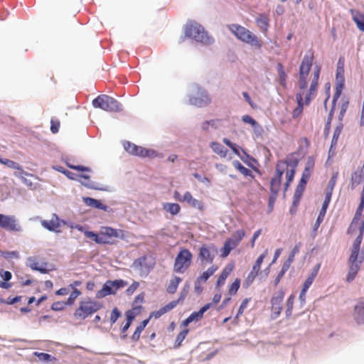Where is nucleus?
<instances>
[{"mask_svg": "<svg viewBox=\"0 0 364 364\" xmlns=\"http://www.w3.org/2000/svg\"><path fill=\"white\" fill-rule=\"evenodd\" d=\"M331 195L325 194V198L322 204V207L320 209L319 213L317 216L316 220L314 225V230L316 231L320 226L321 223L323 222L325 215L326 213L327 209L331 202Z\"/></svg>", "mask_w": 364, "mask_h": 364, "instance_id": "nucleus-19", "label": "nucleus"}, {"mask_svg": "<svg viewBox=\"0 0 364 364\" xmlns=\"http://www.w3.org/2000/svg\"><path fill=\"white\" fill-rule=\"evenodd\" d=\"M217 266L212 265L197 278V282H199L201 281L205 282L217 271Z\"/></svg>", "mask_w": 364, "mask_h": 364, "instance_id": "nucleus-35", "label": "nucleus"}, {"mask_svg": "<svg viewBox=\"0 0 364 364\" xmlns=\"http://www.w3.org/2000/svg\"><path fill=\"white\" fill-rule=\"evenodd\" d=\"M92 105L95 108L109 112H120L123 110L122 105L115 98L107 95H98L92 100Z\"/></svg>", "mask_w": 364, "mask_h": 364, "instance_id": "nucleus-4", "label": "nucleus"}, {"mask_svg": "<svg viewBox=\"0 0 364 364\" xmlns=\"http://www.w3.org/2000/svg\"><path fill=\"white\" fill-rule=\"evenodd\" d=\"M345 70L336 69V88L343 89L345 87Z\"/></svg>", "mask_w": 364, "mask_h": 364, "instance_id": "nucleus-33", "label": "nucleus"}, {"mask_svg": "<svg viewBox=\"0 0 364 364\" xmlns=\"http://www.w3.org/2000/svg\"><path fill=\"white\" fill-rule=\"evenodd\" d=\"M333 114H334V113H331V112L328 113V118H327L326 122L325 124V127H324V130H323L324 137H327L329 134L330 129H331V122H332V119L333 117Z\"/></svg>", "mask_w": 364, "mask_h": 364, "instance_id": "nucleus-55", "label": "nucleus"}, {"mask_svg": "<svg viewBox=\"0 0 364 364\" xmlns=\"http://www.w3.org/2000/svg\"><path fill=\"white\" fill-rule=\"evenodd\" d=\"M296 99L297 102V107L293 111V117H296L297 115L300 114L304 109V102L303 97L301 93H297L296 95Z\"/></svg>", "mask_w": 364, "mask_h": 364, "instance_id": "nucleus-38", "label": "nucleus"}, {"mask_svg": "<svg viewBox=\"0 0 364 364\" xmlns=\"http://www.w3.org/2000/svg\"><path fill=\"white\" fill-rule=\"evenodd\" d=\"M321 73V68L316 65L314 69L313 78L309 89L308 93L305 97V105H309L311 101V95L314 94L316 90L318 80Z\"/></svg>", "mask_w": 364, "mask_h": 364, "instance_id": "nucleus-17", "label": "nucleus"}, {"mask_svg": "<svg viewBox=\"0 0 364 364\" xmlns=\"http://www.w3.org/2000/svg\"><path fill=\"white\" fill-rule=\"evenodd\" d=\"M364 235V230H362L359 228V234L355 239L353 243V247L351 248V252L350 255L353 256H358L360 250V245L363 241Z\"/></svg>", "mask_w": 364, "mask_h": 364, "instance_id": "nucleus-25", "label": "nucleus"}, {"mask_svg": "<svg viewBox=\"0 0 364 364\" xmlns=\"http://www.w3.org/2000/svg\"><path fill=\"white\" fill-rule=\"evenodd\" d=\"M67 304L65 301H55L51 305V309L54 311H60L65 309Z\"/></svg>", "mask_w": 364, "mask_h": 364, "instance_id": "nucleus-60", "label": "nucleus"}, {"mask_svg": "<svg viewBox=\"0 0 364 364\" xmlns=\"http://www.w3.org/2000/svg\"><path fill=\"white\" fill-rule=\"evenodd\" d=\"M358 256H353L350 255L348 264V272L353 273L355 274H358V271L360 269L361 263H358Z\"/></svg>", "mask_w": 364, "mask_h": 364, "instance_id": "nucleus-26", "label": "nucleus"}, {"mask_svg": "<svg viewBox=\"0 0 364 364\" xmlns=\"http://www.w3.org/2000/svg\"><path fill=\"white\" fill-rule=\"evenodd\" d=\"M81 294V291L77 289H74L70 293L69 297L65 301L68 306H71L74 304L75 299Z\"/></svg>", "mask_w": 364, "mask_h": 364, "instance_id": "nucleus-52", "label": "nucleus"}, {"mask_svg": "<svg viewBox=\"0 0 364 364\" xmlns=\"http://www.w3.org/2000/svg\"><path fill=\"white\" fill-rule=\"evenodd\" d=\"M240 287V279L237 278L231 284L228 289V295L233 296L237 294L238 289Z\"/></svg>", "mask_w": 364, "mask_h": 364, "instance_id": "nucleus-50", "label": "nucleus"}, {"mask_svg": "<svg viewBox=\"0 0 364 364\" xmlns=\"http://www.w3.org/2000/svg\"><path fill=\"white\" fill-rule=\"evenodd\" d=\"M188 97L189 104L198 107L207 106L211 102L208 92L196 83L190 85Z\"/></svg>", "mask_w": 364, "mask_h": 364, "instance_id": "nucleus-3", "label": "nucleus"}, {"mask_svg": "<svg viewBox=\"0 0 364 364\" xmlns=\"http://www.w3.org/2000/svg\"><path fill=\"white\" fill-rule=\"evenodd\" d=\"M1 255L6 259H9V258L18 259L19 257V253L17 251L1 252Z\"/></svg>", "mask_w": 364, "mask_h": 364, "instance_id": "nucleus-63", "label": "nucleus"}, {"mask_svg": "<svg viewBox=\"0 0 364 364\" xmlns=\"http://www.w3.org/2000/svg\"><path fill=\"white\" fill-rule=\"evenodd\" d=\"M69 168L73 170L81 171V172H89V173L92 172V170L90 167L85 166L83 165L69 166Z\"/></svg>", "mask_w": 364, "mask_h": 364, "instance_id": "nucleus-62", "label": "nucleus"}, {"mask_svg": "<svg viewBox=\"0 0 364 364\" xmlns=\"http://www.w3.org/2000/svg\"><path fill=\"white\" fill-rule=\"evenodd\" d=\"M296 153H291L288 154L284 160H280L284 165L287 168V166L290 167L289 170H294L296 171V168L299 165V159L296 156Z\"/></svg>", "mask_w": 364, "mask_h": 364, "instance_id": "nucleus-24", "label": "nucleus"}, {"mask_svg": "<svg viewBox=\"0 0 364 364\" xmlns=\"http://www.w3.org/2000/svg\"><path fill=\"white\" fill-rule=\"evenodd\" d=\"M232 266L228 265L226 266L219 275L217 282H216V287H219L223 286L225 284V282L230 272L232 271Z\"/></svg>", "mask_w": 364, "mask_h": 364, "instance_id": "nucleus-29", "label": "nucleus"}, {"mask_svg": "<svg viewBox=\"0 0 364 364\" xmlns=\"http://www.w3.org/2000/svg\"><path fill=\"white\" fill-rule=\"evenodd\" d=\"M348 105H349L348 100H346L342 102V105H341V109H340V112H339V114L338 117L339 122H342V120L344 117V115L348 109Z\"/></svg>", "mask_w": 364, "mask_h": 364, "instance_id": "nucleus-59", "label": "nucleus"}, {"mask_svg": "<svg viewBox=\"0 0 364 364\" xmlns=\"http://www.w3.org/2000/svg\"><path fill=\"white\" fill-rule=\"evenodd\" d=\"M71 228L73 229H76L81 232H83L86 237L90 239L92 241H94L97 244H99V245L111 244L110 242L106 240L103 237V236L100 235V232L97 233L96 232L89 230L87 229V227L85 225L76 224L75 225H73Z\"/></svg>", "mask_w": 364, "mask_h": 364, "instance_id": "nucleus-12", "label": "nucleus"}, {"mask_svg": "<svg viewBox=\"0 0 364 364\" xmlns=\"http://www.w3.org/2000/svg\"><path fill=\"white\" fill-rule=\"evenodd\" d=\"M80 179H77V181L84 187L95 191H101L106 192H114L115 191L114 188L112 186L109 185H103L95 181H92L90 180V176L85 173H80L78 175Z\"/></svg>", "mask_w": 364, "mask_h": 364, "instance_id": "nucleus-10", "label": "nucleus"}, {"mask_svg": "<svg viewBox=\"0 0 364 364\" xmlns=\"http://www.w3.org/2000/svg\"><path fill=\"white\" fill-rule=\"evenodd\" d=\"M295 176V171L294 170H287L286 172V181L284 183V197H285L286 192L287 191L288 188H289L291 183H292Z\"/></svg>", "mask_w": 364, "mask_h": 364, "instance_id": "nucleus-39", "label": "nucleus"}, {"mask_svg": "<svg viewBox=\"0 0 364 364\" xmlns=\"http://www.w3.org/2000/svg\"><path fill=\"white\" fill-rule=\"evenodd\" d=\"M256 23L259 27L260 30L262 32H267L269 28V18L267 16L264 14H260L256 18Z\"/></svg>", "mask_w": 364, "mask_h": 364, "instance_id": "nucleus-28", "label": "nucleus"}, {"mask_svg": "<svg viewBox=\"0 0 364 364\" xmlns=\"http://www.w3.org/2000/svg\"><path fill=\"white\" fill-rule=\"evenodd\" d=\"M102 308V304L100 301L87 298L80 301L78 308L73 313V316L77 320H85Z\"/></svg>", "mask_w": 364, "mask_h": 364, "instance_id": "nucleus-2", "label": "nucleus"}, {"mask_svg": "<svg viewBox=\"0 0 364 364\" xmlns=\"http://www.w3.org/2000/svg\"><path fill=\"white\" fill-rule=\"evenodd\" d=\"M232 27L235 28V29L232 30V33L239 40L250 45L255 49L259 50L262 48V42L259 40L257 36L250 31L237 24H233Z\"/></svg>", "mask_w": 364, "mask_h": 364, "instance_id": "nucleus-5", "label": "nucleus"}, {"mask_svg": "<svg viewBox=\"0 0 364 364\" xmlns=\"http://www.w3.org/2000/svg\"><path fill=\"white\" fill-rule=\"evenodd\" d=\"M285 293L284 291L280 289L277 291L271 299L272 305V319L277 318L282 311V301L284 300Z\"/></svg>", "mask_w": 364, "mask_h": 364, "instance_id": "nucleus-11", "label": "nucleus"}, {"mask_svg": "<svg viewBox=\"0 0 364 364\" xmlns=\"http://www.w3.org/2000/svg\"><path fill=\"white\" fill-rule=\"evenodd\" d=\"M219 121H220L219 119L206 120L201 124V129H202V130L205 131V132L209 131L210 127L217 129L218 128L217 124H218V122H219Z\"/></svg>", "mask_w": 364, "mask_h": 364, "instance_id": "nucleus-48", "label": "nucleus"}, {"mask_svg": "<svg viewBox=\"0 0 364 364\" xmlns=\"http://www.w3.org/2000/svg\"><path fill=\"white\" fill-rule=\"evenodd\" d=\"M127 285V282L122 279L107 280L100 290L96 293L97 299H102L109 295H114L117 291Z\"/></svg>", "mask_w": 364, "mask_h": 364, "instance_id": "nucleus-6", "label": "nucleus"}, {"mask_svg": "<svg viewBox=\"0 0 364 364\" xmlns=\"http://www.w3.org/2000/svg\"><path fill=\"white\" fill-rule=\"evenodd\" d=\"M41 225L50 232H58L57 229L60 227L59 223L53 220H43Z\"/></svg>", "mask_w": 364, "mask_h": 364, "instance_id": "nucleus-43", "label": "nucleus"}, {"mask_svg": "<svg viewBox=\"0 0 364 364\" xmlns=\"http://www.w3.org/2000/svg\"><path fill=\"white\" fill-rule=\"evenodd\" d=\"M295 296L294 294H291L287 300V309L285 311L286 317L289 318L292 314V310L294 306Z\"/></svg>", "mask_w": 364, "mask_h": 364, "instance_id": "nucleus-47", "label": "nucleus"}, {"mask_svg": "<svg viewBox=\"0 0 364 364\" xmlns=\"http://www.w3.org/2000/svg\"><path fill=\"white\" fill-rule=\"evenodd\" d=\"M193 176L196 178L199 182L205 184L206 186L210 185V180L207 176H201L200 173L195 172L193 173Z\"/></svg>", "mask_w": 364, "mask_h": 364, "instance_id": "nucleus-58", "label": "nucleus"}, {"mask_svg": "<svg viewBox=\"0 0 364 364\" xmlns=\"http://www.w3.org/2000/svg\"><path fill=\"white\" fill-rule=\"evenodd\" d=\"M353 318L358 325L364 324V298L360 299L353 309Z\"/></svg>", "mask_w": 364, "mask_h": 364, "instance_id": "nucleus-20", "label": "nucleus"}, {"mask_svg": "<svg viewBox=\"0 0 364 364\" xmlns=\"http://www.w3.org/2000/svg\"><path fill=\"white\" fill-rule=\"evenodd\" d=\"M223 143L227 145L232 151L237 155V156H240V151L243 152L244 154H245L246 157L254 161L255 164H257V161L255 158H254L252 156L250 155L246 152L245 149H242V147L240 146L239 145L232 142L229 139L224 138L223 140Z\"/></svg>", "mask_w": 364, "mask_h": 364, "instance_id": "nucleus-21", "label": "nucleus"}, {"mask_svg": "<svg viewBox=\"0 0 364 364\" xmlns=\"http://www.w3.org/2000/svg\"><path fill=\"white\" fill-rule=\"evenodd\" d=\"M189 330L188 329H183L181 331L177 336L176 341L174 342V348H178L181 346V343L184 341L186 338V336L188 333Z\"/></svg>", "mask_w": 364, "mask_h": 364, "instance_id": "nucleus-49", "label": "nucleus"}, {"mask_svg": "<svg viewBox=\"0 0 364 364\" xmlns=\"http://www.w3.org/2000/svg\"><path fill=\"white\" fill-rule=\"evenodd\" d=\"M342 90H343L342 89H339V88L335 89V92H334L333 100H332L331 108L329 112L334 113L335 109H336V102H337L338 99L340 97V96L341 95Z\"/></svg>", "mask_w": 364, "mask_h": 364, "instance_id": "nucleus-53", "label": "nucleus"}, {"mask_svg": "<svg viewBox=\"0 0 364 364\" xmlns=\"http://www.w3.org/2000/svg\"><path fill=\"white\" fill-rule=\"evenodd\" d=\"M363 180L364 177H363L358 171H354L352 173L350 181L353 187L360 184Z\"/></svg>", "mask_w": 364, "mask_h": 364, "instance_id": "nucleus-51", "label": "nucleus"}, {"mask_svg": "<svg viewBox=\"0 0 364 364\" xmlns=\"http://www.w3.org/2000/svg\"><path fill=\"white\" fill-rule=\"evenodd\" d=\"M182 200L183 202H186L188 204H189L190 205L195 208H197L198 210H203V202L194 198L189 191L185 192L182 197Z\"/></svg>", "mask_w": 364, "mask_h": 364, "instance_id": "nucleus-23", "label": "nucleus"}, {"mask_svg": "<svg viewBox=\"0 0 364 364\" xmlns=\"http://www.w3.org/2000/svg\"><path fill=\"white\" fill-rule=\"evenodd\" d=\"M267 254V250H266L262 254H261L257 259H256L252 271L249 273L245 282L243 284L244 287L247 288L249 285L254 281L255 277L257 276L259 270L260 266L263 262L264 259L265 258Z\"/></svg>", "mask_w": 364, "mask_h": 364, "instance_id": "nucleus-14", "label": "nucleus"}, {"mask_svg": "<svg viewBox=\"0 0 364 364\" xmlns=\"http://www.w3.org/2000/svg\"><path fill=\"white\" fill-rule=\"evenodd\" d=\"M121 315H122V313L117 307L113 308V309L112 310V312H111V315H110L111 325H113L114 323H115L116 321L118 320V318L121 316Z\"/></svg>", "mask_w": 364, "mask_h": 364, "instance_id": "nucleus-57", "label": "nucleus"}, {"mask_svg": "<svg viewBox=\"0 0 364 364\" xmlns=\"http://www.w3.org/2000/svg\"><path fill=\"white\" fill-rule=\"evenodd\" d=\"M184 34L180 38L179 43L183 42L186 38L193 39L205 46L212 45L215 42L213 37L208 35L204 27L193 20H188L185 24Z\"/></svg>", "mask_w": 364, "mask_h": 364, "instance_id": "nucleus-1", "label": "nucleus"}, {"mask_svg": "<svg viewBox=\"0 0 364 364\" xmlns=\"http://www.w3.org/2000/svg\"><path fill=\"white\" fill-rule=\"evenodd\" d=\"M0 163L12 169H21V166L17 162L6 158H0Z\"/></svg>", "mask_w": 364, "mask_h": 364, "instance_id": "nucleus-45", "label": "nucleus"}, {"mask_svg": "<svg viewBox=\"0 0 364 364\" xmlns=\"http://www.w3.org/2000/svg\"><path fill=\"white\" fill-rule=\"evenodd\" d=\"M123 146L124 150L133 156H141L144 158H153L156 156V151L155 150L137 146L130 141H124Z\"/></svg>", "mask_w": 364, "mask_h": 364, "instance_id": "nucleus-9", "label": "nucleus"}, {"mask_svg": "<svg viewBox=\"0 0 364 364\" xmlns=\"http://www.w3.org/2000/svg\"><path fill=\"white\" fill-rule=\"evenodd\" d=\"M338 172L334 173L328 181L326 194L330 193L331 197L332 196V192L335 187V185H336V183L337 178H338Z\"/></svg>", "mask_w": 364, "mask_h": 364, "instance_id": "nucleus-46", "label": "nucleus"}, {"mask_svg": "<svg viewBox=\"0 0 364 364\" xmlns=\"http://www.w3.org/2000/svg\"><path fill=\"white\" fill-rule=\"evenodd\" d=\"M181 281L182 279L181 277L174 276V277L171 279L170 283L166 289L167 292L171 294H174L176 291L178 286Z\"/></svg>", "mask_w": 364, "mask_h": 364, "instance_id": "nucleus-41", "label": "nucleus"}, {"mask_svg": "<svg viewBox=\"0 0 364 364\" xmlns=\"http://www.w3.org/2000/svg\"><path fill=\"white\" fill-rule=\"evenodd\" d=\"M213 151L220 155L221 157H225L228 150L220 143L217 141L211 142L210 145Z\"/></svg>", "mask_w": 364, "mask_h": 364, "instance_id": "nucleus-36", "label": "nucleus"}, {"mask_svg": "<svg viewBox=\"0 0 364 364\" xmlns=\"http://www.w3.org/2000/svg\"><path fill=\"white\" fill-rule=\"evenodd\" d=\"M245 231L243 230H237L231 237H229L228 239L231 240L232 242H233L234 245L237 247L240 242L242 240V238L245 237Z\"/></svg>", "mask_w": 364, "mask_h": 364, "instance_id": "nucleus-44", "label": "nucleus"}, {"mask_svg": "<svg viewBox=\"0 0 364 364\" xmlns=\"http://www.w3.org/2000/svg\"><path fill=\"white\" fill-rule=\"evenodd\" d=\"M100 235L107 237H114L120 240H124L126 236L124 231L121 229H116L109 226L102 227Z\"/></svg>", "mask_w": 364, "mask_h": 364, "instance_id": "nucleus-18", "label": "nucleus"}, {"mask_svg": "<svg viewBox=\"0 0 364 364\" xmlns=\"http://www.w3.org/2000/svg\"><path fill=\"white\" fill-rule=\"evenodd\" d=\"M163 209L172 215H176L181 211V206L176 203H163Z\"/></svg>", "mask_w": 364, "mask_h": 364, "instance_id": "nucleus-30", "label": "nucleus"}, {"mask_svg": "<svg viewBox=\"0 0 364 364\" xmlns=\"http://www.w3.org/2000/svg\"><path fill=\"white\" fill-rule=\"evenodd\" d=\"M33 355L37 357L40 361L46 363L56 360V358L47 353L34 352Z\"/></svg>", "mask_w": 364, "mask_h": 364, "instance_id": "nucleus-42", "label": "nucleus"}, {"mask_svg": "<svg viewBox=\"0 0 364 364\" xmlns=\"http://www.w3.org/2000/svg\"><path fill=\"white\" fill-rule=\"evenodd\" d=\"M250 299V298H245L242 301V303L240 304L237 313L235 316V318H237L240 316H241L243 314L244 310L247 308V306Z\"/></svg>", "mask_w": 364, "mask_h": 364, "instance_id": "nucleus-61", "label": "nucleus"}, {"mask_svg": "<svg viewBox=\"0 0 364 364\" xmlns=\"http://www.w3.org/2000/svg\"><path fill=\"white\" fill-rule=\"evenodd\" d=\"M343 128V124L342 122H339L336 127L331 142V150H332L333 148H336L338 143V137L342 132Z\"/></svg>", "mask_w": 364, "mask_h": 364, "instance_id": "nucleus-34", "label": "nucleus"}, {"mask_svg": "<svg viewBox=\"0 0 364 364\" xmlns=\"http://www.w3.org/2000/svg\"><path fill=\"white\" fill-rule=\"evenodd\" d=\"M363 209H364L363 207L359 206V205L358 206V208L356 209V211H355V213L354 215V217L353 218L351 225L358 223V221L360 219V217L362 215Z\"/></svg>", "mask_w": 364, "mask_h": 364, "instance_id": "nucleus-64", "label": "nucleus"}, {"mask_svg": "<svg viewBox=\"0 0 364 364\" xmlns=\"http://www.w3.org/2000/svg\"><path fill=\"white\" fill-rule=\"evenodd\" d=\"M217 253L218 250L214 245L203 244L199 248L198 259L203 265L210 264L213 262Z\"/></svg>", "mask_w": 364, "mask_h": 364, "instance_id": "nucleus-8", "label": "nucleus"}, {"mask_svg": "<svg viewBox=\"0 0 364 364\" xmlns=\"http://www.w3.org/2000/svg\"><path fill=\"white\" fill-rule=\"evenodd\" d=\"M279 189L270 188V196L268 199V209L271 212L273 210L275 201L278 197Z\"/></svg>", "mask_w": 364, "mask_h": 364, "instance_id": "nucleus-40", "label": "nucleus"}, {"mask_svg": "<svg viewBox=\"0 0 364 364\" xmlns=\"http://www.w3.org/2000/svg\"><path fill=\"white\" fill-rule=\"evenodd\" d=\"M235 247V245H234L230 240L226 239L223 247L220 250V257L223 258L227 257L230 255V252Z\"/></svg>", "mask_w": 364, "mask_h": 364, "instance_id": "nucleus-32", "label": "nucleus"}, {"mask_svg": "<svg viewBox=\"0 0 364 364\" xmlns=\"http://www.w3.org/2000/svg\"><path fill=\"white\" fill-rule=\"evenodd\" d=\"M26 265L34 271H37L39 266L38 262L34 257H28L26 259Z\"/></svg>", "mask_w": 364, "mask_h": 364, "instance_id": "nucleus-56", "label": "nucleus"}, {"mask_svg": "<svg viewBox=\"0 0 364 364\" xmlns=\"http://www.w3.org/2000/svg\"><path fill=\"white\" fill-rule=\"evenodd\" d=\"M82 201L87 206L95 208L98 210H102L105 212L109 211V207L103 204L100 200L91 197H82Z\"/></svg>", "mask_w": 364, "mask_h": 364, "instance_id": "nucleus-22", "label": "nucleus"}, {"mask_svg": "<svg viewBox=\"0 0 364 364\" xmlns=\"http://www.w3.org/2000/svg\"><path fill=\"white\" fill-rule=\"evenodd\" d=\"M193 255L186 248H181L176 257L173 270L177 273H183L191 263Z\"/></svg>", "mask_w": 364, "mask_h": 364, "instance_id": "nucleus-7", "label": "nucleus"}, {"mask_svg": "<svg viewBox=\"0 0 364 364\" xmlns=\"http://www.w3.org/2000/svg\"><path fill=\"white\" fill-rule=\"evenodd\" d=\"M286 167L280 160L276 164L275 173L270 180V188L280 189L282 181L283 175L285 172Z\"/></svg>", "mask_w": 364, "mask_h": 364, "instance_id": "nucleus-15", "label": "nucleus"}, {"mask_svg": "<svg viewBox=\"0 0 364 364\" xmlns=\"http://www.w3.org/2000/svg\"><path fill=\"white\" fill-rule=\"evenodd\" d=\"M314 51L310 49L304 55L301 63L299 65V75L309 76V72L312 67L314 60Z\"/></svg>", "mask_w": 364, "mask_h": 364, "instance_id": "nucleus-16", "label": "nucleus"}, {"mask_svg": "<svg viewBox=\"0 0 364 364\" xmlns=\"http://www.w3.org/2000/svg\"><path fill=\"white\" fill-rule=\"evenodd\" d=\"M233 166L238 170L241 173L245 176L253 177V174L251 170L245 167L238 160H234L232 161Z\"/></svg>", "mask_w": 364, "mask_h": 364, "instance_id": "nucleus-37", "label": "nucleus"}, {"mask_svg": "<svg viewBox=\"0 0 364 364\" xmlns=\"http://www.w3.org/2000/svg\"><path fill=\"white\" fill-rule=\"evenodd\" d=\"M141 309H142L141 306H133L132 309L127 310L124 314L125 318H126V322L132 323L135 317L140 312Z\"/></svg>", "mask_w": 364, "mask_h": 364, "instance_id": "nucleus-31", "label": "nucleus"}, {"mask_svg": "<svg viewBox=\"0 0 364 364\" xmlns=\"http://www.w3.org/2000/svg\"><path fill=\"white\" fill-rule=\"evenodd\" d=\"M0 228L10 231L20 232L21 227L16 223L14 215H6L0 213Z\"/></svg>", "mask_w": 364, "mask_h": 364, "instance_id": "nucleus-13", "label": "nucleus"}, {"mask_svg": "<svg viewBox=\"0 0 364 364\" xmlns=\"http://www.w3.org/2000/svg\"><path fill=\"white\" fill-rule=\"evenodd\" d=\"M149 323V318H146L140 323V324L136 328L134 333L131 336L132 341L136 342L139 340L141 332L144 330Z\"/></svg>", "mask_w": 364, "mask_h": 364, "instance_id": "nucleus-27", "label": "nucleus"}, {"mask_svg": "<svg viewBox=\"0 0 364 364\" xmlns=\"http://www.w3.org/2000/svg\"><path fill=\"white\" fill-rule=\"evenodd\" d=\"M353 20L355 23L357 28L364 32V15L354 16Z\"/></svg>", "mask_w": 364, "mask_h": 364, "instance_id": "nucleus-54", "label": "nucleus"}]
</instances>
